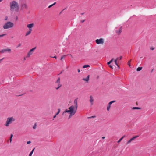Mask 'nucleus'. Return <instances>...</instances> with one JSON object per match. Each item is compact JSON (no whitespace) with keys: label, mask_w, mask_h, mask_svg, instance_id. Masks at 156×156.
Segmentation results:
<instances>
[{"label":"nucleus","mask_w":156,"mask_h":156,"mask_svg":"<svg viewBox=\"0 0 156 156\" xmlns=\"http://www.w3.org/2000/svg\"><path fill=\"white\" fill-rule=\"evenodd\" d=\"M13 134H11V135H10V138H12V137H13Z\"/></svg>","instance_id":"79ce46f5"},{"label":"nucleus","mask_w":156,"mask_h":156,"mask_svg":"<svg viewBox=\"0 0 156 156\" xmlns=\"http://www.w3.org/2000/svg\"><path fill=\"white\" fill-rule=\"evenodd\" d=\"M111 107V105L108 104V105L107 107V110L108 111H109Z\"/></svg>","instance_id":"5701e85b"},{"label":"nucleus","mask_w":156,"mask_h":156,"mask_svg":"<svg viewBox=\"0 0 156 156\" xmlns=\"http://www.w3.org/2000/svg\"><path fill=\"white\" fill-rule=\"evenodd\" d=\"M51 57V58H57V56H54V57Z\"/></svg>","instance_id":"a19ab883"},{"label":"nucleus","mask_w":156,"mask_h":156,"mask_svg":"<svg viewBox=\"0 0 156 156\" xmlns=\"http://www.w3.org/2000/svg\"><path fill=\"white\" fill-rule=\"evenodd\" d=\"M115 101H115V100H113V101H111L110 102L108 103V104H109V105H111L112 103H114V102H115Z\"/></svg>","instance_id":"b1692460"},{"label":"nucleus","mask_w":156,"mask_h":156,"mask_svg":"<svg viewBox=\"0 0 156 156\" xmlns=\"http://www.w3.org/2000/svg\"><path fill=\"white\" fill-rule=\"evenodd\" d=\"M65 9H63L62 11V12Z\"/></svg>","instance_id":"052dcab7"},{"label":"nucleus","mask_w":156,"mask_h":156,"mask_svg":"<svg viewBox=\"0 0 156 156\" xmlns=\"http://www.w3.org/2000/svg\"><path fill=\"white\" fill-rule=\"evenodd\" d=\"M65 9H63L62 11V12Z\"/></svg>","instance_id":"13d9d810"},{"label":"nucleus","mask_w":156,"mask_h":156,"mask_svg":"<svg viewBox=\"0 0 156 156\" xmlns=\"http://www.w3.org/2000/svg\"><path fill=\"white\" fill-rule=\"evenodd\" d=\"M31 31H30H30H27L26 33L25 36H27L28 35H29L30 34V33L31 32Z\"/></svg>","instance_id":"f3484780"},{"label":"nucleus","mask_w":156,"mask_h":156,"mask_svg":"<svg viewBox=\"0 0 156 156\" xmlns=\"http://www.w3.org/2000/svg\"><path fill=\"white\" fill-rule=\"evenodd\" d=\"M76 112H71L69 114V119H70L72 116L74 115Z\"/></svg>","instance_id":"4468645a"},{"label":"nucleus","mask_w":156,"mask_h":156,"mask_svg":"<svg viewBox=\"0 0 156 156\" xmlns=\"http://www.w3.org/2000/svg\"><path fill=\"white\" fill-rule=\"evenodd\" d=\"M119 30H121V31H122V27L121 26L120 28V29Z\"/></svg>","instance_id":"de8ad7c7"},{"label":"nucleus","mask_w":156,"mask_h":156,"mask_svg":"<svg viewBox=\"0 0 156 156\" xmlns=\"http://www.w3.org/2000/svg\"><path fill=\"white\" fill-rule=\"evenodd\" d=\"M25 59H26V58L25 57V58H24V60H25Z\"/></svg>","instance_id":"774afa93"},{"label":"nucleus","mask_w":156,"mask_h":156,"mask_svg":"<svg viewBox=\"0 0 156 156\" xmlns=\"http://www.w3.org/2000/svg\"><path fill=\"white\" fill-rule=\"evenodd\" d=\"M78 98L77 97L75 98L74 101V105H72L70 106L69 108V110L67 109H66V110L63 113V115L66 112L69 113L70 114L71 112H76L78 108Z\"/></svg>","instance_id":"f257e3e1"},{"label":"nucleus","mask_w":156,"mask_h":156,"mask_svg":"<svg viewBox=\"0 0 156 156\" xmlns=\"http://www.w3.org/2000/svg\"><path fill=\"white\" fill-rule=\"evenodd\" d=\"M21 46V44L20 43H19V44L18 45V46L17 47V48H18L20 47Z\"/></svg>","instance_id":"2f4dec72"},{"label":"nucleus","mask_w":156,"mask_h":156,"mask_svg":"<svg viewBox=\"0 0 156 156\" xmlns=\"http://www.w3.org/2000/svg\"><path fill=\"white\" fill-rule=\"evenodd\" d=\"M16 20H18V17L17 16H16Z\"/></svg>","instance_id":"603ef678"},{"label":"nucleus","mask_w":156,"mask_h":156,"mask_svg":"<svg viewBox=\"0 0 156 156\" xmlns=\"http://www.w3.org/2000/svg\"><path fill=\"white\" fill-rule=\"evenodd\" d=\"M138 137V136H135L133 137L132 138L126 143V144H129L130 143L132 142V141L134 140V139Z\"/></svg>","instance_id":"1a4fd4ad"},{"label":"nucleus","mask_w":156,"mask_h":156,"mask_svg":"<svg viewBox=\"0 0 156 156\" xmlns=\"http://www.w3.org/2000/svg\"><path fill=\"white\" fill-rule=\"evenodd\" d=\"M84 13H81V15H83L84 14Z\"/></svg>","instance_id":"864d4df0"},{"label":"nucleus","mask_w":156,"mask_h":156,"mask_svg":"<svg viewBox=\"0 0 156 156\" xmlns=\"http://www.w3.org/2000/svg\"><path fill=\"white\" fill-rule=\"evenodd\" d=\"M114 60V58H112L111 60L110 61V62H111V63H112V61H113Z\"/></svg>","instance_id":"72a5a7b5"},{"label":"nucleus","mask_w":156,"mask_h":156,"mask_svg":"<svg viewBox=\"0 0 156 156\" xmlns=\"http://www.w3.org/2000/svg\"><path fill=\"white\" fill-rule=\"evenodd\" d=\"M11 51V49L9 48H6L0 51V52L2 53H3L5 52H8L9 53H10Z\"/></svg>","instance_id":"0eeeda50"},{"label":"nucleus","mask_w":156,"mask_h":156,"mask_svg":"<svg viewBox=\"0 0 156 156\" xmlns=\"http://www.w3.org/2000/svg\"><path fill=\"white\" fill-rule=\"evenodd\" d=\"M59 88V87H57L56 88V90H58Z\"/></svg>","instance_id":"3c124183"},{"label":"nucleus","mask_w":156,"mask_h":156,"mask_svg":"<svg viewBox=\"0 0 156 156\" xmlns=\"http://www.w3.org/2000/svg\"><path fill=\"white\" fill-rule=\"evenodd\" d=\"M153 69H152V70H151V72H153Z\"/></svg>","instance_id":"69168bd1"},{"label":"nucleus","mask_w":156,"mask_h":156,"mask_svg":"<svg viewBox=\"0 0 156 156\" xmlns=\"http://www.w3.org/2000/svg\"><path fill=\"white\" fill-rule=\"evenodd\" d=\"M150 49L152 50H153L154 49V48H153V47H151L150 48Z\"/></svg>","instance_id":"e433bc0d"},{"label":"nucleus","mask_w":156,"mask_h":156,"mask_svg":"<svg viewBox=\"0 0 156 156\" xmlns=\"http://www.w3.org/2000/svg\"><path fill=\"white\" fill-rule=\"evenodd\" d=\"M60 109H58V112H57L56 113V115H57L59 113V112H60Z\"/></svg>","instance_id":"cd10ccee"},{"label":"nucleus","mask_w":156,"mask_h":156,"mask_svg":"<svg viewBox=\"0 0 156 156\" xmlns=\"http://www.w3.org/2000/svg\"><path fill=\"white\" fill-rule=\"evenodd\" d=\"M131 61V60H129L128 61V65H129V66L130 67H131V65L130 64V62Z\"/></svg>","instance_id":"a878e982"},{"label":"nucleus","mask_w":156,"mask_h":156,"mask_svg":"<svg viewBox=\"0 0 156 156\" xmlns=\"http://www.w3.org/2000/svg\"><path fill=\"white\" fill-rule=\"evenodd\" d=\"M65 9H63L62 11V12Z\"/></svg>","instance_id":"e2e57ef3"},{"label":"nucleus","mask_w":156,"mask_h":156,"mask_svg":"<svg viewBox=\"0 0 156 156\" xmlns=\"http://www.w3.org/2000/svg\"><path fill=\"white\" fill-rule=\"evenodd\" d=\"M35 149V148H34L32 150V151H31V152H30V153L29 154V156H32V154L33 153V152H34V150Z\"/></svg>","instance_id":"aec40b11"},{"label":"nucleus","mask_w":156,"mask_h":156,"mask_svg":"<svg viewBox=\"0 0 156 156\" xmlns=\"http://www.w3.org/2000/svg\"><path fill=\"white\" fill-rule=\"evenodd\" d=\"M102 139H104L105 138V137L103 136H102Z\"/></svg>","instance_id":"09e8293b"},{"label":"nucleus","mask_w":156,"mask_h":156,"mask_svg":"<svg viewBox=\"0 0 156 156\" xmlns=\"http://www.w3.org/2000/svg\"><path fill=\"white\" fill-rule=\"evenodd\" d=\"M56 115H56V114L54 116V117H53V118H56Z\"/></svg>","instance_id":"c03bdc74"},{"label":"nucleus","mask_w":156,"mask_h":156,"mask_svg":"<svg viewBox=\"0 0 156 156\" xmlns=\"http://www.w3.org/2000/svg\"><path fill=\"white\" fill-rule=\"evenodd\" d=\"M31 141H29L27 142V144H29L31 143Z\"/></svg>","instance_id":"473e14b6"},{"label":"nucleus","mask_w":156,"mask_h":156,"mask_svg":"<svg viewBox=\"0 0 156 156\" xmlns=\"http://www.w3.org/2000/svg\"><path fill=\"white\" fill-rule=\"evenodd\" d=\"M125 137V136H122L118 141V143H119L122 140V139Z\"/></svg>","instance_id":"4be33fe9"},{"label":"nucleus","mask_w":156,"mask_h":156,"mask_svg":"<svg viewBox=\"0 0 156 156\" xmlns=\"http://www.w3.org/2000/svg\"><path fill=\"white\" fill-rule=\"evenodd\" d=\"M10 10L12 11L18 12L19 10V6L18 3L15 1H13L9 4Z\"/></svg>","instance_id":"f03ea898"},{"label":"nucleus","mask_w":156,"mask_h":156,"mask_svg":"<svg viewBox=\"0 0 156 156\" xmlns=\"http://www.w3.org/2000/svg\"><path fill=\"white\" fill-rule=\"evenodd\" d=\"M34 24L33 23H31L27 25V27L29 28V30L30 31L32 30V29H31L34 26Z\"/></svg>","instance_id":"f8f14e48"},{"label":"nucleus","mask_w":156,"mask_h":156,"mask_svg":"<svg viewBox=\"0 0 156 156\" xmlns=\"http://www.w3.org/2000/svg\"><path fill=\"white\" fill-rule=\"evenodd\" d=\"M58 87L60 88L62 86V85L60 83H59L58 84Z\"/></svg>","instance_id":"7c9ffc66"},{"label":"nucleus","mask_w":156,"mask_h":156,"mask_svg":"<svg viewBox=\"0 0 156 156\" xmlns=\"http://www.w3.org/2000/svg\"><path fill=\"white\" fill-rule=\"evenodd\" d=\"M65 55H63V56H62L60 59L61 60H62V59L63 58H64L65 57Z\"/></svg>","instance_id":"c85d7f7f"},{"label":"nucleus","mask_w":156,"mask_h":156,"mask_svg":"<svg viewBox=\"0 0 156 156\" xmlns=\"http://www.w3.org/2000/svg\"><path fill=\"white\" fill-rule=\"evenodd\" d=\"M60 77L58 78L57 81L55 82V83H58V84L59 83H60Z\"/></svg>","instance_id":"6ab92c4d"},{"label":"nucleus","mask_w":156,"mask_h":156,"mask_svg":"<svg viewBox=\"0 0 156 156\" xmlns=\"http://www.w3.org/2000/svg\"><path fill=\"white\" fill-rule=\"evenodd\" d=\"M110 63H111V62H110V61L108 62V63H107L108 65H109Z\"/></svg>","instance_id":"37998d69"},{"label":"nucleus","mask_w":156,"mask_h":156,"mask_svg":"<svg viewBox=\"0 0 156 156\" xmlns=\"http://www.w3.org/2000/svg\"><path fill=\"white\" fill-rule=\"evenodd\" d=\"M88 119L91 118V117H88Z\"/></svg>","instance_id":"5fc2aeb1"},{"label":"nucleus","mask_w":156,"mask_h":156,"mask_svg":"<svg viewBox=\"0 0 156 156\" xmlns=\"http://www.w3.org/2000/svg\"><path fill=\"white\" fill-rule=\"evenodd\" d=\"M7 19H8V17H7V16H6V17H5V20H7Z\"/></svg>","instance_id":"58836bf2"},{"label":"nucleus","mask_w":156,"mask_h":156,"mask_svg":"<svg viewBox=\"0 0 156 156\" xmlns=\"http://www.w3.org/2000/svg\"><path fill=\"white\" fill-rule=\"evenodd\" d=\"M6 34H2V35H0V37L4 36L6 35Z\"/></svg>","instance_id":"bb28decb"},{"label":"nucleus","mask_w":156,"mask_h":156,"mask_svg":"<svg viewBox=\"0 0 156 156\" xmlns=\"http://www.w3.org/2000/svg\"><path fill=\"white\" fill-rule=\"evenodd\" d=\"M14 24L13 23L10 22H7L3 26L4 29H8L9 28H12L14 26Z\"/></svg>","instance_id":"7ed1b4c3"},{"label":"nucleus","mask_w":156,"mask_h":156,"mask_svg":"<svg viewBox=\"0 0 156 156\" xmlns=\"http://www.w3.org/2000/svg\"><path fill=\"white\" fill-rule=\"evenodd\" d=\"M15 119L13 117H8L7 118L6 123L5 124V126H9V125L11 124L12 122H14L15 121Z\"/></svg>","instance_id":"20e7f679"},{"label":"nucleus","mask_w":156,"mask_h":156,"mask_svg":"<svg viewBox=\"0 0 156 156\" xmlns=\"http://www.w3.org/2000/svg\"><path fill=\"white\" fill-rule=\"evenodd\" d=\"M91 118H94L95 117V116H91Z\"/></svg>","instance_id":"a18cd8bd"},{"label":"nucleus","mask_w":156,"mask_h":156,"mask_svg":"<svg viewBox=\"0 0 156 156\" xmlns=\"http://www.w3.org/2000/svg\"><path fill=\"white\" fill-rule=\"evenodd\" d=\"M62 73V72H61L60 73V74H61Z\"/></svg>","instance_id":"338daca9"},{"label":"nucleus","mask_w":156,"mask_h":156,"mask_svg":"<svg viewBox=\"0 0 156 156\" xmlns=\"http://www.w3.org/2000/svg\"><path fill=\"white\" fill-rule=\"evenodd\" d=\"M24 8L27 9L28 8V6L26 4L23 3L21 5V9L23 10Z\"/></svg>","instance_id":"9d476101"},{"label":"nucleus","mask_w":156,"mask_h":156,"mask_svg":"<svg viewBox=\"0 0 156 156\" xmlns=\"http://www.w3.org/2000/svg\"><path fill=\"white\" fill-rule=\"evenodd\" d=\"M65 9H63L62 11V12Z\"/></svg>","instance_id":"bf43d9fd"},{"label":"nucleus","mask_w":156,"mask_h":156,"mask_svg":"<svg viewBox=\"0 0 156 156\" xmlns=\"http://www.w3.org/2000/svg\"><path fill=\"white\" fill-rule=\"evenodd\" d=\"M142 69V67H138L136 69L137 71H139L141 70Z\"/></svg>","instance_id":"412c9836"},{"label":"nucleus","mask_w":156,"mask_h":156,"mask_svg":"<svg viewBox=\"0 0 156 156\" xmlns=\"http://www.w3.org/2000/svg\"><path fill=\"white\" fill-rule=\"evenodd\" d=\"M65 9H63L62 11V12Z\"/></svg>","instance_id":"680f3d73"},{"label":"nucleus","mask_w":156,"mask_h":156,"mask_svg":"<svg viewBox=\"0 0 156 156\" xmlns=\"http://www.w3.org/2000/svg\"><path fill=\"white\" fill-rule=\"evenodd\" d=\"M65 9H63L62 11V12Z\"/></svg>","instance_id":"4d7b16f0"},{"label":"nucleus","mask_w":156,"mask_h":156,"mask_svg":"<svg viewBox=\"0 0 156 156\" xmlns=\"http://www.w3.org/2000/svg\"><path fill=\"white\" fill-rule=\"evenodd\" d=\"M4 58H2V59H0V63L1 62V61Z\"/></svg>","instance_id":"49530a36"},{"label":"nucleus","mask_w":156,"mask_h":156,"mask_svg":"<svg viewBox=\"0 0 156 156\" xmlns=\"http://www.w3.org/2000/svg\"><path fill=\"white\" fill-rule=\"evenodd\" d=\"M90 99L89 100V101L91 103V105H93L94 103L93 102L94 101V99L93 98V97L92 95H90Z\"/></svg>","instance_id":"9b49d317"},{"label":"nucleus","mask_w":156,"mask_h":156,"mask_svg":"<svg viewBox=\"0 0 156 156\" xmlns=\"http://www.w3.org/2000/svg\"><path fill=\"white\" fill-rule=\"evenodd\" d=\"M89 77H90V75H88L87 76V77L86 78H83V80L84 81H85L86 82H88L89 80Z\"/></svg>","instance_id":"ddd939ff"},{"label":"nucleus","mask_w":156,"mask_h":156,"mask_svg":"<svg viewBox=\"0 0 156 156\" xmlns=\"http://www.w3.org/2000/svg\"><path fill=\"white\" fill-rule=\"evenodd\" d=\"M114 60V58H112L111 60L110 61V62H111V63H112V61H113Z\"/></svg>","instance_id":"f704fd0d"},{"label":"nucleus","mask_w":156,"mask_h":156,"mask_svg":"<svg viewBox=\"0 0 156 156\" xmlns=\"http://www.w3.org/2000/svg\"><path fill=\"white\" fill-rule=\"evenodd\" d=\"M90 66L88 65H85L83 66V68H85Z\"/></svg>","instance_id":"a211bd4d"},{"label":"nucleus","mask_w":156,"mask_h":156,"mask_svg":"<svg viewBox=\"0 0 156 156\" xmlns=\"http://www.w3.org/2000/svg\"><path fill=\"white\" fill-rule=\"evenodd\" d=\"M56 3V2H54L53 4H52L51 5H49V6H48V8H51V7H52V6H53V5H55Z\"/></svg>","instance_id":"393cba45"},{"label":"nucleus","mask_w":156,"mask_h":156,"mask_svg":"<svg viewBox=\"0 0 156 156\" xmlns=\"http://www.w3.org/2000/svg\"><path fill=\"white\" fill-rule=\"evenodd\" d=\"M78 72L79 73L80 72V70L79 69H78Z\"/></svg>","instance_id":"8fccbe9b"},{"label":"nucleus","mask_w":156,"mask_h":156,"mask_svg":"<svg viewBox=\"0 0 156 156\" xmlns=\"http://www.w3.org/2000/svg\"><path fill=\"white\" fill-rule=\"evenodd\" d=\"M109 67L112 69H113V67L111 65H109Z\"/></svg>","instance_id":"c9c22d12"},{"label":"nucleus","mask_w":156,"mask_h":156,"mask_svg":"<svg viewBox=\"0 0 156 156\" xmlns=\"http://www.w3.org/2000/svg\"><path fill=\"white\" fill-rule=\"evenodd\" d=\"M9 140L10 141V143H11L12 141V138H10Z\"/></svg>","instance_id":"4c0bfd02"},{"label":"nucleus","mask_w":156,"mask_h":156,"mask_svg":"<svg viewBox=\"0 0 156 156\" xmlns=\"http://www.w3.org/2000/svg\"><path fill=\"white\" fill-rule=\"evenodd\" d=\"M65 9H63L62 11V12Z\"/></svg>","instance_id":"0e129e2a"},{"label":"nucleus","mask_w":156,"mask_h":156,"mask_svg":"<svg viewBox=\"0 0 156 156\" xmlns=\"http://www.w3.org/2000/svg\"><path fill=\"white\" fill-rule=\"evenodd\" d=\"M36 124H35L34 126H33V128L34 129H35L36 128Z\"/></svg>","instance_id":"c756f323"},{"label":"nucleus","mask_w":156,"mask_h":156,"mask_svg":"<svg viewBox=\"0 0 156 156\" xmlns=\"http://www.w3.org/2000/svg\"><path fill=\"white\" fill-rule=\"evenodd\" d=\"M132 109L133 110H135V109H138V110H140L141 109V108H139L138 107H133V108H132Z\"/></svg>","instance_id":"2eb2a0df"},{"label":"nucleus","mask_w":156,"mask_h":156,"mask_svg":"<svg viewBox=\"0 0 156 156\" xmlns=\"http://www.w3.org/2000/svg\"><path fill=\"white\" fill-rule=\"evenodd\" d=\"M36 47H34L32 49H30V51H29L28 53H27V55L26 56L27 58H28L30 57V55H32L33 53V52L34 50L35 49Z\"/></svg>","instance_id":"423d86ee"},{"label":"nucleus","mask_w":156,"mask_h":156,"mask_svg":"<svg viewBox=\"0 0 156 156\" xmlns=\"http://www.w3.org/2000/svg\"><path fill=\"white\" fill-rule=\"evenodd\" d=\"M122 31H121V30H116V32L118 34V35H119L121 33Z\"/></svg>","instance_id":"dca6fc26"},{"label":"nucleus","mask_w":156,"mask_h":156,"mask_svg":"<svg viewBox=\"0 0 156 156\" xmlns=\"http://www.w3.org/2000/svg\"><path fill=\"white\" fill-rule=\"evenodd\" d=\"M85 21V20H83L81 21V23H83Z\"/></svg>","instance_id":"ea45409f"},{"label":"nucleus","mask_w":156,"mask_h":156,"mask_svg":"<svg viewBox=\"0 0 156 156\" xmlns=\"http://www.w3.org/2000/svg\"><path fill=\"white\" fill-rule=\"evenodd\" d=\"M122 56H121L119 58H117L114 61V62H115V64L118 67L119 69V67L118 64L117 63V61L118 60L119 61L120 60H121L122 59Z\"/></svg>","instance_id":"6e6552de"},{"label":"nucleus","mask_w":156,"mask_h":156,"mask_svg":"<svg viewBox=\"0 0 156 156\" xmlns=\"http://www.w3.org/2000/svg\"><path fill=\"white\" fill-rule=\"evenodd\" d=\"M65 9H63L62 11V12Z\"/></svg>","instance_id":"6e6d98bb"},{"label":"nucleus","mask_w":156,"mask_h":156,"mask_svg":"<svg viewBox=\"0 0 156 156\" xmlns=\"http://www.w3.org/2000/svg\"><path fill=\"white\" fill-rule=\"evenodd\" d=\"M95 41L97 44H103L104 43V39L101 38L99 39H97Z\"/></svg>","instance_id":"39448f33"}]
</instances>
